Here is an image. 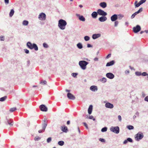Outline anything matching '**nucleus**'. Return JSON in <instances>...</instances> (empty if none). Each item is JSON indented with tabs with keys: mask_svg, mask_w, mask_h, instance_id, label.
I'll return each instance as SVG.
<instances>
[{
	"mask_svg": "<svg viewBox=\"0 0 148 148\" xmlns=\"http://www.w3.org/2000/svg\"><path fill=\"white\" fill-rule=\"evenodd\" d=\"M67 23L64 20L60 19L59 21L58 26L61 29H64L65 28V26L66 25Z\"/></svg>",
	"mask_w": 148,
	"mask_h": 148,
	"instance_id": "f257e3e1",
	"label": "nucleus"
},
{
	"mask_svg": "<svg viewBox=\"0 0 148 148\" xmlns=\"http://www.w3.org/2000/svg\"><path fill=\"white\" fill-rule=\"evenodd\" d=\"M27 47L30 49H34L35 51L38 50V48L36 45L34 43H32L30 42H27Z\"/></svg>",
	"mask_w": 148,
	"mask_h": 148,
	"instance_id": "f03ea898",
	"label": "nucleus"
},
{
	"mask_svg": "<svg viewBox=\"0 0 148 148\" xmlns=\"http://www.w3.org/2000/svg\"><path fill=\"white\" fill-rule=\"evenodd\" d=\"M88 62L85 61H80L79 62V64L81 69L85 70L86 68V66L88 64Z\"/></svg>",
	"mask_w": 148,
	"mask_h": 148,
	"instance_id": "7ed1b4c3",
	"label": "nucleus"
},
{
	"mask_svg": "<svg viewBox=\"0 0 148 148\" xmlns=\"http://www.w3.org/2000/svg\"><path fill=\"white\" fill-rule=\"evenodd\" d=\"M110 130L118 134L119 131V127H112L110 129Z\"/></svg>",
	"mask_w": 148,
	"mask_h": 148,
	"instance_id": "20e7f679",
	"label": "nucleus"
},
{
	"mask_svg": "<svg viewBox=\"0 0 148 148\" xmlns=\"http://www.w3.org/2000/svg\"><path fill=\"white\" fill-rule=\"evenodd\" d=\"M46 16V15L45 13H42L39 15L38 18L40 20H44L45 19Z\"/></svg>",
	"mask_w": 148,
	"mask_h": 148,
	"instance_id": "39448f33",
	"label": "nucleus"
},
{
	"mask_svg": "<svg viewBox=\"0 0 148 148\" xmlns=\"http://www.w3.org/2000/svg\"><path fill=\"white\" fill-rule=\"evenodd\" d=\"M97 13L100 15L105 16L107 15V13L103 10L99 9L97 11Z\"/></svg>",
	"mask_w": 148,
	"mask_h": 148,
	"instance_id": "423d86ee",
	"label": "nucleus"
},
{
	"mask_svg": "<svg viewBox=\"0 0 148 148\" xmlns=\"http://www.w3.org/2000/svg\"><path fill=\"white\" fill-rule=\"evenodd\" d=\"M140 27L139 25H137L136 27H134L133 28V31L135 33L139 32L140 30Z\"/></svg>",
	"mask_w": 148,
	"mask_h": 148,
	"instance_id": "0eeeda50",
	"label": "nucleus"
},
{
	"mask_svg": "<svg viewBox=\"0 0 148 148\" xmlns=\"http://www.w3.org/2000/svg\"><path fill=\"white\" fill-rule=\"evenodd\" d=\"M40 110L42 111L46 112L47 110V108L44 105H41L40 106Z\"/></svg>",
	"mask_w": 148,
	"mask_h": 148,
	"instance_id": "6e6552de",
	"label": "nucleus"
},
{
	"mask_svg": "<svg viewBox=\"0 0 148 148\" xmlns=\"http://www.w3.org/2000/svg\"><path fill=\"white\" fill-rule=\"evenodd\" d=\"M105 106L106 108L110 109H112L114 107L113 105L109 102H107L106 103Z\"/></svg>",
	"mask_w": 148,
	"mask_h": 148,
	"instance_id": "1a4fd4ad",
	"label": "nucleus"
},
{
	"mask_svg": "<svg viewBox=\"0 0 148 148\" xmlns=\"http://www.w3.org/2000/svg\"><path fill=\"white\" fill-rule=\"evenodd\" d=\"M143 11V8H140L137 12H135L131 16V18H133L136 15L138 14L140 12H142Z\"/></svg>",
	"mask_w": 148,
	"mask_h": 148,
	"instance_id": "9d476101",
	"label": "nucleus"
},
{
	"mask_svg": "<svg viewBox=\"0 0 148 148\" xmlns=\"http://www.w3.org/2000/svg\"><path fill=\"white\" fill-rule=\"evenodd\" d=\"M143 137V135L142 134L138 133L136 135L135 138H137L138 140L142 139Z\"/></svg>",
	"mask_w": 148,
	"mask_h": 148,
	"instance_id": "9b49d317",
	"label": "nucleus"
},
{
	"mask_svg": "<svg viewBox=\"0 0 148 148\" xmlns=\"http://www.w3.org/2000/svg\"><path fill=\"white\" fill-rule=\"evenodd\" d=\"M68 98L71 100H74L75 99V97L71 93L69 92L67 94Z\"/></svg>",
	"mask_w": 148,
	"mask_h": 148,
	"instance_id": "f8f14e48",
	"label": "nucleus"
},
{
	"mask_svg": "<svg viewBox=\"0 0 148 148\" xmlns=\"http://www.w3.org/2000/svg\"><path fill=\"white\" fill-rule=\"evenodd\" d=\"M106 76L110 79H112L114 77V75L112 73H109L106 74Z\"/></svg>",
	"mask_w": 148,
	"mask_h": 148,
	"instance_id": "ddd939ff",
	"label": "nucleus"
},
{
	"mask_svg": "<svg viewBox=\"0 0 148 148\" xmlns=\"http://www.w3.org/2000/svg\"><path fill=\"white\" fill-rule=\"evenodd\" d=\"M90 89L92 91L95 92L97 90V86H92L90 87Z\"/></svg>",
	"mask_w": 148,
	"mask_h": 148,
	"instance_id": "4468645a",
	"label": "nucleus"
},
{
	"mask_svg": "<svg viewBox=\"0 0 148 148\" xmlns=\"http://www.w3.org/2000/svg\"><path fill=\"white\" fill-rule=\"evenodd\" d=\"M117 16L116 14H114L112 15L111 17V19L112 21H116L117 19Z\"/></svg>",
	"mask_w": 148,
	"mask_h": 148,
	"instance_id": "2eb2a0df",
	"label": "nucleus"
},
{
	"mask_svg": "<svg viewBox=\"0 0 148 148\" xmlns=\"http://www.w3.org/2000/svg\"><path fill=\"white\" fill-rule=\"evenodd\" d=\"M47 122H46L45 120L44 121V123L42 125V129H43V132H44L45 131V130L47 126Z\"/></svg>",
	"mask_w": 148,
	"mask_h": 148,
	"instance_id": "dca6fc26",
	"label": "nucleus"
},
{
	"mask_svg": "<svg viewBox=\"0 0 148 148\" xmlns=\"http://www.w3.org/2000/svg\"><path fill=\"white\" fill-rule=\"evenodd\" d=\"M101 36L100 34H93L92 36V38L93 39H96L99 37Z\"/></svg>",
	"mask_w": 148,
	"mask_h": 148,
	"instance_id": "f3484780",
	"label": "nucleus"
},
{
	"mask_svg": "<svg viewBox=\"0 0 148 148\" xmlns=\"http://www.w3.org/2000/svg\"><path fill=\"white\" fill-rule=\"evenodd\" d=\"M107 19L106 16H101L99 18V20L101 22H104Z\"/></svg>",
	"mask_w": 148,
	"mask_h": 148,
	"instance_id": "a211bd4d",
	"label": "nucleus"
},
{
	"mask_svg": "<svg viewBox=\"0 0 148 148\" xmlns=\"http://www.w3.org/2000/svg\"><path fill=\"white\" fill-rule=\"evenodd\" d=\"M100 6L103 8H105L107 6V4L106 2L101 3L99 4Z\"/></svg>",
	"mask_w": 148,
	"mask_h": 148,
	"instance_id": "6ab92c4d",
	"label": "nucleus"
},
{
	"mask_svg": "<svg viewBox=\"0 0 148 148\" xmlns=\"http://www.w3.org/2000/svg\"><path fill=\"white\" fill-rule=\"evenodd\" d=\"M97 13L95 12H93L91 16L92 17L94 18H95L97 17Z\"/></svg>",
	"mask_w": 148,
	"mask_h": 148,
	"instance_id": "aec40b11",
	"label": "nucleus"
},
{
	"mask_svg": "<svg viewBox=\"0 0 148 148\" xmlns=\"http://www.w3.org/2000/svg\"><path fill=\"white\" fill-rule=\"evenodd\" d=\"M79 19L82 21H84L85 20V18L83 16H80L79 15H78Z\"/></svg>",
	"mask_w": 148,
	"mask_h": 148,
	"instance_id": "412c9836",
	"label": "nucleus"
},
{
	"mask_svg": "<svg viewBox=\"0 0 148 148\" xmlns=\"http://www.w3.org/2000/svg\"><path fill=\"white\" fill-rule=\"evenodd\" d=\"M61 129L62 131L65 132H66L67 130V127L65 126H61Z\"/></svg>",
	"mask_w": 148,
	"mask_h": 148,
	"instance_id": "4be33fe9",
	"label": "nucleus"
},
{
	"mask_svg": "<svg viewBox=\"0 0 148 148\" xmlns=\"http://www.w3.org/2000/svg\"><path fill=\"white\" fill-rule=\"evenodd\" d=\"M92 109V105H90L89 106L88 110V113L89 114H91Z\"/></svg>",
	"mask_w": 148,
	"mask_h": 148,
	"instance_id": "5701e85b",
	"label": "nucleus"
},
{
	"mask_svg": "<svg viewBox=\"0 0 148 148\" xmlns=\"http://www.w3.org/2000/svg\"><path fill=\"white\" fill-rule=\"evenodd\" d=\"M114 60H112L110 62L107 63L106 64V66H111L114 64Z\"/></svg>",
	"mask_w": 148,
	"mask_h": 148,
	"instance_id": "b1692460",
	"label": "nucleus"
},
{
	"mask_svg": "<svg viewBox=\"0 0 148 148\" xmlns=\"http://www.w3.org/2000/svg\"><path fill=\"white\" fill-rule=\"evenodd\" d=\"M137 3V1H136L135 2V3H134V4L135 5V6L136 7V8L138 7L141 5V4L140 3V2H139L138 3Z\"/></svg>",
	"mask_w": 148,
	"mask_h": 148,
	"instance_id": "393cba45",
	"label": "nucleus"
},
{
	"mask_svg": "<svg viewBox=\"0 0 148 148\" xmlns=\"http://www.w3.org/2000/svg\"><path fill=\"white\" fill-rule=\"evenodd\" d=\"M28 23L29 22L28 21L24 20L23 21L22 24L23 25L26 26L28 25Z\"/></svg>",
	"mask_w": 148,
	"mask_h": 148,
	"instance_id": "a878e982",
	"label": "nucleus"
},
{
	"mask_svg": "<svg viewBox=\"0 0 148 148\" xmlns=\"http://www.w3.org/2000/svg\"><path fill=\"white\" fill-rule=\"evenodd\" d=\"M14 11L13 9H12L11 10V11L10 13V17H12L13 15L14 14Z\"/></svg>",
	"mask_w": 148,
	"mask_h": 148,
	"instance_id": "bb28decb",
	"label": "nucleus"
},
{
	"mask_svg": "<svg viewBox=\"0 0 148 148\" xmlns=\"http://www.w3.org/2000/svg\"><path fill=\"white\" fill-rule=\"evenodd\" d=\"M7 97L6 96H4V97H1L0 98V101H5Z\"/></svg>",
	"mask_w": 148,
	"mask_h": 148,
	"instance_id": "cd10ccee",
	"label": "nucleus"
},
{
	"mask_svg": "<svg viewBox=\"0 0 148 148\" xmlns=\"http://www.w3.org/2000/svg\"><path fill=\"white\" fill-rule=\"evenodd\" d=\"M40 84L43 83L44 85H46L47 84V82L45 80H42L40 82Z\"/></svg>",
	"mask_w": 148,
	"mask_h": 148,
	"instance_id": "c85d7f7f",
	"label": "nucleus"
},
{
	"mask_svg": "<svg viewBox=\"0 0 148 148\" xmlns=\"http://www.w3.org/2000/svg\"><path fill=\"white\" fill-rule=\"evenodd\" d=\"M58 144L60 146H62L64 144V142L62 141H60L58 142Z\"/></svg>",
	"mask_w": 148,
	"mask_h": 148,
	"instance_id": "c756f323",
	"label": "nucleus"
},
{
	"mask_svg": "<svg viewBox=\"0 0 148 148\" xmlns=\"http://www.w3.org/2000/svg\"><path fill=\"white\" fill-rule=\"evenodd\" d=\"M100 80L102 83H104L106 81V78L103 77Z\"/></svg>",
	"mask_w": 148,
	"mask_h": 148,
	"instance_id": "7c9ffc66",
	"label": "nucleus"
},
{
	"mask_svg": "<svg viewBox=\"0 0 148 148\" xmlns=\"http://www.w3.org/2000/svg\"><path fill=\"white\" fill-rule=\"evenodd\" d=\"M77 47L79 49H81L82 48V45L80 43H79L77 45Z\"/></svg>",
	"mask_w": 148,
	"mask_h": 148,
	"instance_id": "2f4dec72",
	"label": "nucleus"
},
{
	"mask_svg": "<svg viewBox=\"0 0 148 148\" xmlns=\"http://www.w3.org/2000/svg\"><path fill=\"white\" fill-rule=\"evenodd\" d=\"M16 110V108H11L10 110V111L11 112H13Z\"/></svg>",
	"mask_w": 148,
	"mask_h": 148,
	"instance_id": "473e14b6",
	"label": "nucleus"
},
{
	"mask_svg": "<svg viewBox=\"0 0 148 148\" xmlns=\"http://www.w3.org/2000/svg\"><path fill=\"white\" fill-rule=\"evenodd\" d=\"M127 128L128 129L130 130H132L134 128V127L133 126L131 125H129V126H127Z\"/></svg>",
	"mask_w": 148,
	"mask_h": 148,
	"instance_id": "72a5a7b5",
	"label": "nucleus"
},
{
	"mask_svg": "<svg viewBox=\"0 0 148 148\" xmlns=\"http://www.w3.org/2000/svg\"><path fill=\"white\" fill-rule=\"evenodd\" d=\"M107 128L106 127H104L102 129L101 131L102 132H105L107 131Z\"/></svg>",
	"mask_w": 148,
	"mask_h": 148,
	"instance_id": "f704fd0d",
	"label": "nucleus"
},
{
	"mask_svg": "<svg viewBox=\"0 0 148 148\" xmlns=\"http://www.w3.org/2000/svg\"><path fill=\"white\" fill-rule=\"evenodd\" d=\"M84 38L85 40L88 41L89 40L90 38L88 36H86L84 37Z\"/></svg>",
	"mask_w": 148,
	"mask_h": 148,
	"instance_id": "c9c22d12",
	"label": "nucleus"
},
{
	"mask_svg": "<svg viewBox=\"0 0 148 148\" xmlns=\"http://www.w3.org/2000/svg\"><path fill=\"white\" fill-rule=\"evenodd\" d=\"M6 121L8 123L10 126H12L13 125V124L12 123L10 122V120L8 119H7Z\"/></svg>",
	"mask_w": 148,
	"mask_h": 148,
	"instance_id": "e433bc0d",
	"label": "nucleus"
},
{
	"mask_svg": "<svg viewBox=\"0 0 148 148\" xmlns=\"http://www.w3.org/2000/svg\"><path fill=\"white\" fill-rule=\"evenodd\" d=\"M135 74L137 76H139L141 75V73L139 72H135Z\"/></svg>",
	"mask_w": 148,
	"mask_h": 148,
	"instance_id": "4c0bfd02",
	"label": "nucleus"
},
{
	"mask_svg": "<svg viewBox=\"0 0 148 148\" xmlns=\"http://www.w3.org/2000/svg\"><path fill=\"white\" fill-rule=\"evenodd\" d=\"M51 140V137L48 138L47 139V142L48 143L50 142Z\"/></svg>",
	"mask_w": 148,
	"mask_h": 148,
	"instance_id": "58836bf2",
	"label": "nucleus"
},
{
	"mask_svg": "<svg viewBox=\"0 0 148 148\" xmlns=\"http://www.w3.org/2000/svg\"><path fill=\"white\" fill-rule=\"evenodd\" d=\"M43 46L45 48H47L48 47V45L47 44L45 43H43Z\"/></svg>",
	"mask_w": 148,
	"mask_h": 148,
	"instance_id": "ea45409f",
	"label": "nucleus"
},
{
	"mask_svg": "<svg viewBox=\"0 0 148 148\" xmlns=\"http://www.w3.org/2000/svg\"><path fill=\"white\" fill-rule=\"evenodd\" d=\"M119 24V22L118 21H116L114 22V26L116 27Z\"/></svg>",
	"mask_w": 148,
	"mask_h": 148,
	"instance_id": "a19ab883",
	"label": "nucleus"
},
{
	"mask_svg": "<svg viewBox=\"0 0 148 148\" xmlns=\"http://www.w3.org/2000/svg\"><path fill=\"white\" fill-rule=\"evenodd\" d=\"M146 0H141L139 2L140 3L142 4L143 3H145Z\"/></svg>",
	"mask_w": 148,
	"mask_h": 148,
	"instance_id": "79ce46f5",
	"label": "nucleus"
},
{
	"mask_svg": "<svg viewBox=\"0 0 148 148\" xmlns=\"http://www.w3.org/2000/svg\"><path fill=\"white\" fill-rule=\"evenodd\" d=\"M127 140L128 141H129L130 142H132V139L131 138H128L127 139Z\"/></svg>",
	"mask_w": 148,
	"mask_h": 148,
	"instance_id": "37998d69",
	"label": "nucleus"
},
{
	"mask_svg": "<svg viewBox=\"0 0 148 148\" xmlns=\"http://www.w3.org/2000/svg\"><path fill=\"white\" fill-rule=\"evenodd\" d=\"M89 118L90 119H92L93 121L95 120V119L93 118V116H90L89 117Z\"/></svg>",
	"mask_w": 148,
	"mask_h": 148,
	"instance_id": "c03bdc74",
	"label": "nucleus"
},
{
	"mask_svg": "<svg viewBox=\"0 0 148 148\" xmlns=\"http://www.w3.org/2000/svg\"><path fill=\"white\" fill-rule=\"evenodd\" d=\"M72 76L74 77H75L77 75V74L75 73H73L72 74Z\"/></svg>",
	"mask_w": 148,
	"mask_h": 148,
	"instance_id": "a18cd8bd",
	"label": "nucleus"
},
{
	"mask_svg": "<svg viewBox=\"0 0 148 148\" xmlns=\"http://www.w3.org/2000/svg\"><path fill=\"white\" fill-rule=\"evenodd\" d=\"M111 56V54L110 53L108 54V56L106 57V59H108L109 58H110Z\"/></svg>",
	"mask_w": 148,
	"mask_h": 148,
	"instance_id": "49530a36",
	"label": "nucleus"
},
{
	"mask_svg": "<svg viewBox=\"0 0 148 148\" xmlns=\"http://www.w3.org/2000/svg\"><path fill=\"white\" fill-rule=\"evenodd\" d=\"M4 40V36H1L0 37V40L1 41Z\"/></svg>",
	"mask_w": 148,
	"mask_h": 148,
	"instance_id": "de8ad7c7",
	"label": "nucleus"
},
{
	"mask_svg": "<svg viewBox=\"0 0 148 148\" xmlns=\"http://www.w3.org/2000/svg\"><path fill=\"white\" fill-rule=\"evenodd\" d=\"M84 126L86 127V128L87 129H88V127L87 125V124L86 123H83Z\"/></svg>",
	"mask_w": 148,
	"mask_h": 148,
	"instance_id": "09e8293b",
	"label": "nucleus"
},
{
	"mask_svg": "<svg viewBox=\"0 0 148 148\" xmlns=\"http://www.w3.org/2000/svg\"><path fill=\"white\" fill-rule=\"evenodd\" d=\"M147 74L146 72H143L142 74H141V75H142L143 76H145L147 75Z\"/></svg>",
	"mask_w": 148,
	"mask_h": 148,
	"instance_id": "8fccbe9b",
	"label": "nucleus"
},
{
	"mask_svg": "<svg viewBox=\"0 0 148 148\" xmlns=\"http://www.w3.org/2000/svg\"><path fill=\"white\" fill-rule=\"evenodd\" d=\"M5 4H8L9 3V0H5Z\"/></svg>",
	"mask_w": 148,
	"mask_h": 148,
	"instance_id": "3c124183",
	"label": "nucleus"
},
{
	"mask_svg": "<svg viewBox=\"0 0 148 148\" xmlns=\"http://www.w3.org/2000/svg\"><path fill=\"white\" fill-rule=\"evenodd\" d=\"M118 118L119 121H121V117L120 115H119L118 116Z\"/></svg>",
	"mask_w": 148,
	"mask_h": 148,
	"instance_id": "603ef678",
	"label": "nucleus"
},
{
	"mask_svg": "<svg viewBox=\"0 0 148 148\" xmlns=\"http://www.w3.org/2000/svg\"><path fill=\"white\" fill-rule=\"evenodd\" d=\"M25 51V52L26 53H29V50L27 49H25L24 50Z\"/></svg>",
	"mask_w": 148,
	"mask_h": 148,
	"instance_id": "864d4df0",
	"label": "nucleus"
},
{
	"mask_svg": "<svg viewBox=\"0 0 148 148\" xmlns=\"http://www.w3.org/2000/svg\"><path fill=\"white\" fill-rule=\"evenodd\" d=\"M99 140L100 141H101L102 142H105L104 139L103 138H100L99 139Z\"/></svg>",
	"mask_w": 148,
	"mask_h": 148,
	"instance_id": "5fc2aeb1",
	"label": "nucleus"
},
{
	"mask_svg": "<svg viewBox=\"0 0 148 148\" xmlns=\"http://www.w3.org/2000/svg\"><path fill=\"white\" fill-rule=\"evenodd\" d=\"M145 101L148 102V96L146 97L145 98Z\"/></svg>",
	"mask_w": 148,
	"mask_h": 148,
	"instance_id": "6e6d98bb",
	"label": "nucleus"
},
{
	"mask_svg": "<svg viewBox=\"0 0 148 148\" xmlns=\"http://www.w3.org/2000/svg\"><path fill=\"white\" fill-rule=\"evenodd\" d=\"M87 47H92V46L90 44H87Z\"/></svg>",
	"mask_w": 148,
	"mask_h": 148,
	"instance_id": "4d7b16f0",
	"label": "nucleus"
},
{
	"mask_svg": "<svg viewBox=\"0 0 148 148\" xmlns=\"http://www.w3.org/2000/svg\"><path fill=\"white\" fill-rule=\"evenodd\" d=\"M40 139V138L38 137V138L35 137L34 138V140H38Z\"/></svg>",
	"mask_w": 148,
	"mask_h": 148,
	"instance_id": "13d9d810",
	"label": "nucleus"
},
{
	"mask_svg": "<svg viewBox=\"0 0 148 148\" xmlns=\"http://www.w3.org/2000/svg\"><path fill=\"white\" fill-rule=\"evenodd\" d=\"M127 142H128V141H127V140H125L123 142V143L124 144H126V143H127Z\"/></svg>",
	"mask_w": 148,
	"mask_h": 148,
	"instance_id": "bf43d9fd",
	"label": "nucleus"
},
{
	"mask_svg": "<svg viewBox=\"0 0 148 148\" xmlns=\"http://www.w3.org/2000/svg\"><path fill=\"white\" fill-rule=\"evenodd\" d=\"M98 58H95L94 59V60L95 61H98Z\"/></svg>",
	"mask_w": 148,
	"mask_h": 148,
	"instance_id": "052dcab7",
	"label": "nucleus"
},
{
	"mask_svg": "<svg viewBox=\"0 0 148 148\" xmlns=\"http://www.w3.org/2000/svg\"><path fill=\"white\" fill-rule=\"evenodd\" d=\"M43 132V130H39L38 131V132H39V133H42V132Z\"/></svg>",
	"mask_w": 148,
	"mask_h": 148,
	"instance_id": "680f3d73",
	"label": "nucleus"
},
{
	"mask_svg": "<svg viewBox=\"0 0 148 148\" xmlns=\"http://www.w3.org/2000/svg\"><path fill=\"white\" fill-rule=\"evenodd\" d=\"M70 123V121H68L67 122V125H69V124Z\"/></svg>",
	"mask_w": 148,
	"mask_h": 148,
	"instance_id": "e2e57ef3",
	"label": "nucleus"
},
{
	"mask_svg": "<svg viewBox=\"0 0 148 148\" xmlns=\"http://www.w3.org/2000/svg\"><path fill=\"white\" fill-rule=\"evenodd\" d=\"M144 32H146L147 34L148 33V30H145Z\"/></svg>",
	"mask_w": 148,
	"mask_h": 148,
	"instance_id": "0e129e2a",
	"label": "nucleus"
},
{
	"mask_svg": "<svg viewBox=\"0 0 148 148\" xmlns=\"http://www.w3.org/2000/svg\"><path fill=\"white\" fill-rule=\"evenodd\" d=\"M65 91H66V92H70V90H67V89H66V90H65Z\"/></svg>",
	"mask_w": 148,
	"mask_h": 148,
	"instance_id": "69168bd1",
	"label": "nucleus"
},
{
	"mask_svg": "<svg viewBox=\"0 0 148 148\" xmlns=\"http://www.w3.org/2000/svg\"><path fill=\"white\" fill-rule=\"evenodd\" d=\"M79 7L80 8H82L83 7V6L82 5H79Z\"/></svg>",
	"mask_w": 148,
	"mask_h": 148,
	"instance_id": "338daca9",
	"label": "nucleus"
},
{
	"mask_svg": "<svg viewBox=\"0 0 148 148\" xmlns=\"http://www.w3.org/2000/svg\"><path fill=\"white\" fill-rule=\"evenodd\" d=\"M144 32V31H141V32H140V34H142L143 33V32Z\"/></svg>",
	"mask_w": 148,
	"mask_h": 148,
	"instance_id": "774afa93",
	"label": "nucleus"
}]
</instances>
